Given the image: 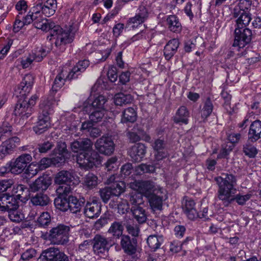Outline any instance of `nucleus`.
Returning <instances> with one entry per match:
<instances>
[{
    "label": "nucleus",
    "instance_id": "nucleus-1",
    "mask_svg": "<svg viewBox=\"0 0 261 261\" xmlns=\"http://www.w3.org/2000/svg\"><path fill=\"white\" fill-rule=\"evenodd\" d=\"M25 25L33 23L34 26L43 31H50L51 39L55 40V44L60 49H64L66 44L71 43L74 40L75 33L72 31L71 27L66 29L60 26L55 25V23L46 19H38L36 16L29 12L25 16L22 15Z\"/></svg>",
    "mask_w": 261,
    "mask_h": 261
},
{
    "label": "nucleus",
    "instance_id": "nucleus-2",
    "mask_svg": "<svg viewBox=\"0 0 261 261\" xmlns=\"http://www.w3.org/2000/svg\"><path fill=\"white\" fill-rule=\"evenodd\" d=\"M92 143L87 138L81 139L72 142L70 148L72 151H83L76 157L77 163L84 168H92L100 161V156L97 152L91 150Z\"/></svg>",
    "mask_w": 261,
    "mask_h": 261
},
{
    "label": "nucleus",
    "instance_id": "nucleus-3",
    "mask_svg": "<svg viewBox=\"0 0 261 261\" xmlns=\"http://www.w3.org/2000/svg\"><path fill=\"white\" fill-rule=\"evenodd\" d=\"M89 65V61L87 60H83L79 61L69 70H67L66 68L63 69L56 76L52 86V91L50 92V96L46 100L52 101L55 105L54 92L61 89L66 80H71L77 78L82 73L85 71Z\"/></svg>",
    "mask_w": 261,
    "mask_h": 261
},
{
    "label": "nucleus",
    "instance_id": "nucleus-4",
    "mask_svg": "<svg viewBox=\"0 0 261 261\" xmlns=\"http://www.w3.org/2000/svg\"><path fill=\"white\" fill-rule=\"evenodd\" d=\"M215 180L219 187L218 198L225 206H228L231 203V197L236 190V177L232 174L223 173L221 176L215 177Z\"/></svg>",
    "mask_w": 261,
    "mask_h": 261
},
{
    "label": "nucleus",
    "instance_id": "nucleus-5",
    "mask_svg": "<svg viewBox=\"0 0 261 261\" xmlns=\"http://www.w3.org/2000/svg\"><path fill=\"white\" fill-rule=\"evenodd\" d=\"M55 182L59 186L56 189L58 195H67L71 191V186H75L80 182V178L71 171L62 170L56 175Z\"/></svg>",
    "mask_w": 261,
    "mask_h": 261
},
{
    "label": "nucleus",
    "instance_id": "nucleus-6",
    "mask_svg": "<svg viewBox=\"0 0 261 261\" xmlns=\"http://www.w3.org/2000/svg\"><path fill=\"white\" fill-rule=\"evenodd\" d=\"M53 101L48 100H44L40 104L41 112L38 116V121L35 126L33 127V130L37 134H41L45 132L50 126V114L54 108Z\"/></svg>",
    "mask_w": 261,
    "mask_h": 261
},
{
    "label": "nucleus",
    "instance_id": "nucleus-7",
    "mask_svg": "<svg viewBox=\"0 0 261 261\" xmlns=\"http://www.w3.org/2000/svg\"><path fill=\"white\" fill-rule=\"evenodd\" d=\"M70 230L68 226L58 225L49 230V239L55 244H66L69 242Z\"/></svg>",
    "mask_w": 261,
    "mask_h": 261
},
{
    "label": "nucleus",
    "instance_id": "nucleus-8",
    "mask_svg": "<svg viewBox=\"0 0 261 261\" xmlns=\"http://www.w3.org/2000/svg\"><path fill=\"white\" fill-rule=\"evenodd\" d=\"M37 99L36 95L32 96L28 100L25 99L21 100L19 99L15 105L13 114L20 117L22 119H27L32 113V107L36 103Z\"/></svg>",
    "mask_w": 261,
    "mask_h": 261
},
{
    "label": "nucleus",
    "instance_id": "nucleus-9",
    "mask_svg": "<svg viewBox=\"0 0 261 261\" xmlns=\"http://www.w3.org/2000/svg\"><path fill=\"white\" fill-rule=\"evenodd\" d=\"M130 188L146 197L161 187L151 180H140L130 182Z\"/></svg>",
    "mask_w": 261,
    "mask_h": 261
},
{
    "label": "nucleus",
    "instance_id": "nucleus-10",
    "mask_svg": "<svg viewBox=\"0 0 261 261\" xmlns=\"http://www.w3.org/2000/svg\"><path fill=\"white\" fill-rule=\"evenodd\" d=\"M32 158L29 153H24L12 160L7 165H9V170L14 174L21 173L32 161Z\"/></svg>",
    "mask_w": 261,
    "mask_h": 261
},
{
    "label": "nucleus",
    "instance_id": "nucleus-11",
    "mask_svg": "<svg viewBox=\"0 0 261 261\" xmlns=\"http://www.w3.org/2000/svg\"><path fill=\"white\" fill-rule=\"evenodd\" d=\"M38 261H69V257L63 251L54 247L42 251Z\"/></svg>",
    "mask_w": 261,
    "mask_h": 261
},
{
    "label": "nucleus",
    "instance_id": "nucleus-12",
    "mask_svg": "<svg viewBox=\"0 0 261 261\" xmlns=\"http://www.w3.org/2000/svg\"><path fill=\"white\" fill-rule=\"evenodd\" d=\"M46 55V51L42 47H37L28 55L25 56L17 60L20 63L22 67L24 69L29 67L33 62L36 61L40 62Z\"/></svg>",
    "mask_w": 261,
    "mask_h": 261
},
{
    "label": "nucleus",
    "instance_id": "nucleus-13",
    "mask_svg": "<svg viewBox=\"0 0 261 261\" xmlns=\"http://www.w3.org/2000/svg\"><path fill=\"white\" fill-rule=\"evenodd\" d=\"M234 35L233 46H238L241 48L244 47L251 41L252 34L251 30L244 28H236Z\"/></svg>",
    "mask_w": 261,
    "mask_h": 261
},
{
    "label": "nucleus",
    "instance_id": "nucleus-14",
    "mask_svg": "<svg viewBox=\"0 0 261 261\" xmlns=\"http://www.w3.org/2000/svg\"><path fill=\"white\" fill-rule=\"evenodd\" d=\"M166 191L161 188L155 192H153L147 196L149 205L153 211L161 210L163 206L164 199L166 197Z\"/></svg>",
    "mask_w": 261,
    "mask_h": 261
},
{
    "label": "nucleus",
    "instance_id": "nucleus-15",
    "mask_svg": "<svg viewBox=\"0 0 261 261\" xmlns=\"http://www.w3.org/2000/svg\"><path fill=\"white\" fill-rule=\"evenodd\" d=\"M96 149L101 154L110 155L115 149V145L111 138L102 137L95 144Z\"/></svg>",
    "mask_w": 261,
    "mask_h": 261
},
{
    "label": "nucleus",
    "instance_id": "nucleus-16",
    "mask_svg": "<svg viewBox=\"0 0 261 261\" xmlns=\"http://www.w3.org/2000/svg\"><path fill=\"white\" fill-rule=\"evenodd\" d=\"M20 144V140L17 137L9 138L3 142L0 145V159L12 153Z\"/></svg>",
    "mask_w": 261,
    "mask_h": 261
},
{
    "label": "nucleus",
    "instance_id": "nucleus-17",
    "mask_svg": "<svg viewBox=\"0 0 261 261\" xmlns=\"http://www.w3.org/2000/svg\"><path fill=\"white\" fill-rule=\"evenodd\" d=\"M34 77L32 74H27L22 82L15 89L16 93L20 94V96H25L30 93L34 84Z\"/></svg>",
    "mask_w": 261,
    "mask_h": 261
},
{
    "label": "nucleus",
    "instance_id": "nucleus-18",
    "mask_svg": "<svg viewBox=\"0 0 261 261\" xmlns=\"http://www.w3.org/2000/svg\"><path fill=\"white\" fill-rule=\"evenodd\" d=\"M146 152V147L142 143H138L133 146L129 150L128 153L132 160L138 162L142 160Z\"/></svg>",
    "mask_w": 261,
    "mask_h": 261
},
{
    "label": "nucleus",
    "instance_id": "nucleus-19",
    "mask_svg": "<svg viewBox=\"0 0 261 261\" xmlns=\"http://www.w3.org/2000/svg\"><path fill=\"white\" fill-rule=\"evenodd\" d=\"M121 246L124 252L128 254H133L136 252L137 241L130 239L128 236H122L121 239Z\"/></svg>",
    "mask_w": 261,
    "mask_h": 261
},
{
    "label": "nucleus",
    "instance_id": "nucleus-20",
    "mask_svg": "<svg viewBox=\"0 0 261 261\" xmlns=\"http://www.w3.org/2000/svg\"><path fill=\"white\" fill-rule=\"evenodd\" d=\"M51 184V179L47 176L38 177L31 186L33 191H45Z\"/></svg>",
    "mask_w": 261,
    "mask_h": 261
},
{
    "label": "nucleus",
    "instance_id": "nucleus-21",
    "mask_svg": "<svg viewBox=\"0 0 261 261\" xmlns=\"http://www.w3.org/2000/svg\"><path fill=\"white\" fill-rule=\"evenodd\" d=\"M190 113L185 106L180 107L173 117L175 123L179 124H187L189 123Z\"/></svg>",
    "mask_w": 261,
    "mask_h": 261
},
{
    "label": "nucleus",
    "instance_id": "nucleus-22",
    "mask_svg": "<svg viewBox=\"0 0 261 261\" xmlns=\"http://www.w3.org/2000/svg\"><path fill=\"white\" fill-rule=\"evenodd\" d=\"M183 204L184 212L189 219L194 220L200 217L199 214L195 208V203L193 200L191 199L186 200L185 202H183Z\"/></svg>",
    "mask_w": 261,
    "mask_h": 261
},
{
    "label": "nucleus",
    "instance_id": "nucleus-23",
    "mask_svg": "<svg viewBox=\"0 0 261 261\" xmlns=\"http://www.w3.org/2000/svg\"><path fill=\"white\" fill-rule=\"evenodd\" d=\"M93 250L95 253L98 254L103 253L108 250V242L107 239L101 236L96 235L94 239Z\"/></svg>",
    "mask_w": 261,
    "mask_h": 261
},
{
    "label": "nucleus",
    "instance_id": "nucleus-24",
    "mask_svg": "<svg viewBox=\"0 0 261 261\" xmlns=\"http://www.w3.org/2000/svg\"><path fill=\"white\" fill-rule=\"evenodd\" d=\"M100 210V204L97 202H88L84 208V214L87 217L94 218L99 215Z\"/></svg>",
    "mask_w": 261,
    "mask_h": 261
},
{
    "label": "nucleus",
    "instance_id": "nucleus-25",
    "mask_svg": "<svg viewBox=\"0 0 261 261\" xmlns=\"http://www.w3.org/2000/svg\"><path fill=\"white\" fill-rule=\"evenodd\" d=\"M179 42L177 39H172L166 44L164 49V55L166 60H169L176 53Z\"/></svg>",
    "mask_w": 261,
    "mask_h": 261
},
{
    "label": "nucleus",
    "instance_id": "nucleus-26",
    "mask_svg": "<svg viewBox=\"0 0 261 261\" xmlns=\"http://www.w3.org/2000/svg\"><path fill=\"white\" fill-rule=\"evenodd\" d=\"M261 121L255 120L250 125L248 133L249 141L255 142L260 138Z\"/></svg>",
    "mask_w": 261,
    "mask_h": 261
},
{
    "label": "nucleus",
    "instance_id": "nucleus-27",
    "mask_svg": "<svg viewBox=\"0 0 261 261\" xmlns=\"http://www.w3.org/2000/svg\"><path fill=\"white\" fill-rule=\"evenodd\" d=\"M66 150V145L64 143L59 145L57 148L55 149L54 156L51 158L53 164L56 165L57 164L64 162Z\"/></svg>",
    "mask_w": 261,
    "mask_h": 261
},
{
    "label": "nucleus",
    "instance_id": "nucleus-28",
    "mask_svg": "<svg viewBox=\"0 0 261 261\" xmlns=\"http://www.w3.org/2000/svg\"><path fill=\"white\" fill-rule=\"evenodd\" d=\"M163 242L164 239L161 235L151 234L146 240L148 246L152 251H155L159 249Z\"/></svg>",
    "mask_w": 261,
    "mask_h": 261
},
{
    "label": "nucleus",
    "instance_id": "nucleus-29",
    "mask_svg": "<svg viewBox=\"0 0 261 261\" xmlns=\"http://www.w3.org/2000/svg\"><path fill=\"white\" fill-rule=\"evenodd\" d=\"M106 101L107 99L104 96L99 95L94 99L91 105H87L84 107L83 113H88L89 109H90V113L92 109H106L105 104Z\"/></svg>",
    "mask_w": 261,
    "mask_h": 261
},
{
    "label": "nucleus",
    "instance_id": "nucleus-30",
    "mask_svg": "<svg viewBox=\"0 0 261 261\" xmlns=\"http://www.w3.org/2000/svg\"><path fill=\"white\" fill-rule=\"evenodd\" d=\"M131 211L134 219L139 223H144L147 219L145 210L140 206H133Z\"/></svg>",
    "mask_w": 261,
    "mask_h": 261
},
{
    "label": "nucleus",
    "instance_id": "nucleus-31",
    "mask_svg": "<svg viewBox=\"0 0 261 261\" xmlns=\"http://www.w3.org/2000/svg\"><path fill=\"white\" fill-rule=\"evenodd\" d=\"M57 7L56 0H47L42 4V13L46 17H50L55 14Z\"/></svg>",
    "mask_w": 261,
    "mask_h": 261
},
{
    "label": "nucleus",
    "instance_id": "nucleus-32",
    "mask_svg": "<svg viewBox=\"0 0 261 261\" xmlns=\"http://www.w3.org/2000/svg\"><path fill=\"white\" fill-rule=\"evenodd\" d=\"M167 23L169 29L174 33H178L181 30V25L175 15L169 16L167 18Z\"/></svg>",
    "mask_w": 261,
    "mask_h": 261
},
{
    "label": "nucleus",
    "instance_id": "nucleus-33",
    "mask_svg": "<svg viewBox=\"0 0 261 261\" xmlns=\"http://www.w3.org/2000/svg\"><path fill=\"white\" fill-rule=\"evenodd\" d=\"M137 119V113L133 108H128L124 110L121 116L122 123L134 122Z\"/></svg>",
    "mask_w": 261,
    "mask_h": 261
},
{
    "label": "nucleus",
    "instance_id": "nucleus-34",
    "mask_svg": "<svg viewBox=\"0 0 261 261\" xmlns=\"http://www.w3.org/2000/svg\"><path fill=\"white\" fill-rule=\"evenodd\" d=\"M83 184L89 189L95 188L98 185V177L92 173H89L84 177Z\"/></svg>",
    "mask_w": 261,
    "mask_h": 261
},
{
    "label": "nucleus",
    "instance_id": "nucleus-35",
    "mask_svg": "<svg viewBox=\"0 0 261 261\" xmlns=\"http://www.w3.org/2000/svg\"><path fill=\"white\" fill-rule=\"evenodd\" d=\"M89 112H90V109H89ZM107 112V111L106 109H92L90 113H87L89 115V118L91 121L97 122L101 120Z\"/></svg>",
    "mask_w": 261,
    "mask_h": 261
},
{
    "label": "nucleus",
    "instance_id": "nucleus-36",
    "mask_svg": "<svg viewBox=\"0 0 261 261\" xmlns=\"http://www.w3.org/2000/svg\"><path fill=\"white\" fill-rule=\"evenodd\" d=\"M31 201L34 205L44 206L49 204L50 199L47 195L37 194L31 198Z\"/></svg>",
    "mask_w": 261,
    "mask_h": 261
},
{
    "label": "nucleus",
    "instance_id": "nucleus-37",
    "mask_svg": "<svg viewBox=\"0 0 261 261\" xmlns=\"http://www.w3.org/2000/svg\"><path fill=\"white\" fill-rule=\"evenodd\" d=\"M133 100V97L130 94H125L123 93H119L115 94L114 101L116 105L122 106L130 103Z\"/></svg>",
    "mask_w": 261,
    "mask_h": 261
},
{
    "label": "nucleus",
    "instance_id": "nucleus-38",
    "mask_svg": "<svg viewBox=\"0 0 261 261\" xmlns=\"http://www.w3.org/2000/svg\"><path fill=\"white\" fill-rule=\"evenodd\" d=\"M123 226L119 222L115 221L111 225L108 232L114 238H119L122 236Z\"/></svg>",
    "mask_w": 261,
    "mask_h": 261
},
{
    "label": "nucleus",
    "instance_id": "nucleus-39",
    "mask_svg": "<svg viewBox=\"0 0 261 261\" xmlns=\"http://www.w3.org/2000/svg\"><path fill=\"white\" fill-rule=\"evenodd\" d=\"M251 20L250 14L246 12H240V15L236 20V28H244L249 24Z\"/></svg>",
    "mask_w": 261,
    "mask_h": 261
},
{
    "label": "nucleus",
    "instance_id": "nucleus-40",
    "mask_svg": "<svg viewBox=\"0 0 261 261\" xmlns=\"http://www.w3.org/2000/svg\"><path fill=\"white\" fill-rule=\"evenodd\" d=\"M12 193L16 194L18 199L22 200V199H24L28 196L29 190L23 185H17L13 187Z\"/></svg>",
    "mask_w": 261,
    "mask_h": 261
},
{
    "label": "nucleus",
    "instance_id": "nucleus-41",
    "mask_svg": "<svg viewBox=\"0 0 261 261\" xmlns=\"http://www.w3.org/2000/svg\"><path fill=\"white\" fill-rule=\"evenodd\" d=\"M59 196L54 200V204L57 208L61 211L65 212L69 209L68 198L63 196L65 195H58Z\"/></svg>",
    "mask_w": 261,
    "mask_h": 261
},
{
    "label": "nucleus",
    "instance_id": "nucleus-42",
    "mask_svg": "<svg viewBox=\"0 0 261 261\" xmlns=\"http://www.w3.org/2000/svg\"><path fill=\"white\" fill-rule=\"evenodd\" d=\"M138 191L132 192L128 195V198L130 204L134 206H139L143 203V195Z\"/></svg>",
    "mask_w": 261,
    "mask_h": 261
},
{
    "label": "nucleus",
    "instance_id": "nucleus-43",
    "mask_svg": "<svg viewBox=\"0 0 261 261\" xmlns=\"http://www.w3.org/2000/svg\"><path fill=\"white\" fill-rule=\"evenodd\" d=\"M155 170V167L152 165L141 164L135 168V172L137 175H142L146 173H153Z\"/></svg>",
    "mask_w": 261,
    "mask_h": 261
},
{
    "label": "nucleus",
    "instance_id": "nucleus-44",
    "mask_svg": "<svg viewBox=\"0 0 261 261\" xmlns=\"http://www.w3.org/2000/svg\"><path fill=\"white\" fill-rule=\"evenodd\" d=\"M250 141L243 145V151L244 154L250 158H254L258 151L256 147L250 143Z\"/></svg>",
    "mask_w": 261,
    "mask_h": 261
},
{
    "label": "nucleus",
    "instance_id": "nucleus-45",
    "mask_svg": "<svg viewBox=\"0 0 261 261\" xmlns=\"http://www.w3.org/2000/svg\"><path fill=\"white\" fill-rule=\"evenodd\" d=\"M18 208L11 210L8 212V217L10 220L15 223H19L24 219V215Z\"/></svg>",
    "mask_w": 261,
    "mask_h": 261
},
{
    "label": "nucleus",
    "instance_id": "nucleus-46",
    "mask_svg": "<svg viewBox=\"0 0 261 261\" xmlns=\"http://www.w3.org/2000/svg\"><path fill=\"white\" fill-rule=\"evenodd\" d=\"M68 203L69 209L73 213L79 211L82 205L81 202L73 196H69L68 197Z\"/></svg>",
    "mask_w": 261,
    "mask_h": 261
},
{
    "label": "nucleus",
    "instance_id": "nucleus-47",
    "mask_svg": "<svg viewBox=\"0 0 261 261\" xmlns=\"http://www.w3.org/2000/svg\"><path fill=\"white\" fill-rule=\"evenodd\" d=\"M252 196V193L249 192L245 195H242L241 194H237L233 198L231 197V203L233 201H236V202L240 205H243L246 204V202L248 201Z\"/></svg>",
    "mask_w": 261,
    "mask_h": 261
},
{
    "label": "nucleus",
    "instance_id": "nucleus-48",
    "mask_svg": "<svg viewBox=\"0 0 261 261\" xmlns=\"http://www.w3.org/2000/svg\"><path fill=\"white\" fill-rule=\"evenodd\" d=\"M12 128L8 122H4L0 126V139L8 137L12 135Z\"/></svg>",
    "mask_w": 261,
    "mask_h": 261
},
{
    "label": "nucleus",
    "instance_id": "nucleus-49",
    "mask_svg": "<svg viewBox=\"0 0 261 261\" xmlns=\"http://www.w3.org/2000/svg\"><path fill=\"white\" fill-rule=\"evenodd\" d=\"M113 195L118 196L124 192L125 185L123 181L115 182L109 187Z\"/></svg>",
    "mask_w": 261,
    "mask_h": 261
},
{
    "label": "nucleus",
    "instance_id": "nucleus-50",
    "mask_svg": "<svg viewBox=\"0 0 261 261\" xmlns=\"http://www.w3.org/2000/svg\"><path fill=\"white\" fill-rule=\"evenodd\" d=\"M213 110V105L210 99H207L205 102L201 110V116L203 118H206L212 113Z\"/></svg>",
    "mask_w": 261,
    "mask_h": 261
},
{
    "label": "nucleus",
    "instance_id": "nucleus-51",
    "mask_svg": "<svg viewBox=\"0 0 261 261\" xmlns=\"http://www.w3.org/2000/svg\"><path fill=\"white\" fill-rule=\"evenodd\" d=\"M27 2L25 0H20L15 5V9L18 13L17 15L22 16L28 10Z\"/></svg>",
    "mask_w": 261,
    "mask_h": 261
},
{
    "label": "nucleus",
    "instance_id": "nucleus-52",
    "mask_svg": "<svg viewBox=\"0 0 261 261\" xmlns=\"http://www.w3.org/2000/svg\"><path fill=\"white\" fill-rule=\"evenodd\" d=\"M117 203V204L113 205L111 202L110 204L112 205V206L117 205L118 212L119 214H124L129 208L126 200L121 199L120 201H118Z\"/></svg>",
    "mask_w": 261,
    "mask_h": 261
},
{
    "label": "nucleus",
    "instance_id": "nucleus-53",
    "mask_svg": "<svg viewBox=\"0 0 261 261\" xmlns=\"http://www.w3.org/2000/svg\"><path fill=\"white\" fill-rule=\"evenodd\" d=\"M38 224L42 227L48 225L50 222V216L48 212H43L37 220Z\"/></svg>",
    "mask_w": 261,
    "mask_h": 261
},
{
    "label": "nucleus",
    "instance_id": "nucleus-54",
    "mask_svg": "<svg viewBox=\"0 0 261 261\" xmlns=\"http://www.w3.org/2000/svg\"><path fill=\"white\" fill-rule=\"evenodd\" d=\"M135 15H136L137 17H138L143 23L148 18V10L144 6H141L139 7L138 13H137Z\"/></svg>",
    "mask_w": 261,
    "mask_h": 261
},
{
    "label": "nucleus",
    "instance_id": "nucleus-55",
    "mask_svg": "<svg viewBox=\"0 0 261 261\" xmlns=\"http://www.w3.org/2000/svg\"><path fill=\"white\" fill-rule=\"evenodd\" d=\"M100 197L105 203H107L110 199L112 195V190L109 187H106L99 191Z\"/></svg>",
    "mask_w": 261,
    "mask_h": 261
},
{
    "label": "nucleus",
    "instance_id": "nucleus-56",
    "mask_svg": "<svg viewBox=\"0 0 261 261\" xmlns=\"http://www.w3.org/2000/svg\"><path fill=\"white\" fill-rule=\"evenodd\" d=\"M9 200L7 201L6 206V211L9 212L11 210L14 208H18V202L15 197L11 195H9Z\"/></svg>",
    "mask_w": 261,
    "mask_h": 261
},
{
    "label": "nucleus",
    "instance_id": "nucleus-57",
    "mask_svg": "<svg viewBox=\"0 0 261 261\" xmlns=\"http://www.w3.org/2000/svg\"><path fill=\"white\" fill-rule=\"evenodd\" d=\"M22 16L17 15L15 21L13 24V31L14 32H18L25 24L24 23Z\"/></svg>",
    "mask_w": 261,
    "mask_h": 261
},
{
    "label": "nucleus",
    "instance_id": "nucleus-58",
    "mask_svg": "<svg viewBox=\"0 0 261 261\" xmlns=\"http://www.w3.org/2000/svg\"><path fill=\"white\" fill-rule=\"evenodd\" d=\"M133 167L130 163H126L123 165L121 168V176L122 178H125L129 175L132 173Z\"/></svg>",
    "mask_w": 261,
    "mask_h": 261
},
{
    "label": "nucleus",
    "instance_id": "nucleus-59",
    "mask_svg": "<svg viewBox=\"0 0 261 261\" xmlns=\"http://www.w3.org/2000/svg\"><path fill=\"white\" fill-rule=\"evenodd\" d=\"M42 4L38 3L34 6L31 10L29 11L33 15L36 16V18L38 19H43L40 14V12H42Z\"/></svg>",
    "mask_w": 261,
    "mask_h": 261
},
{
    "label": "nucleus",
    "instance_id": "nucleus-60",
    "mask_svg": "<svg viewBox=\"0 0 261 261\" xmlns=\"http://www.w3.org/2000/svg\"><path fill=\"white\" fill-rule=\"evenodd\" d=\"M232 147L233 145L228 146L226 145L224 146V145H223L220 152L218 155V158L220 159L226 158L232 150Z\"/></svg>",
    "mask_w": 261,
    "mask_h": 261
},
{
    "label": "nucleus",
    "instance_id": "nucleus-61",
    "mask_svg": "<svg viewBox=\"0 0 261 261\" xmlns=\"http://www.w3.org/2000/svg\"><path fill=\"white\" fill-rule=\"evenodd\" d=\"M107 76L111 82L114 83L116 82L118 77L116 67L113 66L110 67L108 71Z\"/></svg>",
    "mask_w": 261,
    "mask_h": 261
},
{
    "label": "nucleus",
    "instance_id": "nucleus-62",
    "mask_svg": "<svg viewBox=\"0 0 261 261\" xmlns=\"http://www.w3.org/2000/svg\"><path fill=\"white\" fill-rule=\"evenodd\" d=\"M54 146V144L49 141L45 142L38 145V150L41 153H46L50 150Z\"/></svg>",
    "mask_w": 261,
    "mask_h": 261
},
{
    "label": "nucleus",
    "instance_id": "nucleus-63",
    "mask_svg": "<svg viewBox=\"0 0 261 261\" xmlns=\"http://www.w3.org/2000/svg\"><path fill=\"white\" fill-rule=\"evenodd\" d=\"M126 228L128 233L133 236L137 237L139 235L140 229L137 225L128 224Z\"/></svg>",
    "mask_w": 261,
    "mask_h": 261
},
{
    "label": "nucleus",
    "instance_id": "nucleus-64",
    "mask_svg": "<svg viewBox=\"0 0 261 261\" xmlns=\"http://www.w3.org/2000/svg\"><path fill=\"white\" fill-rule=\"evenodd\" d=\"M117 158L115 156L110 158L105 164L106 168L108 171L117 168Z\"/></svg>",
    "mask_w": 261,
    "mask_h": 261
}]
</instances>
